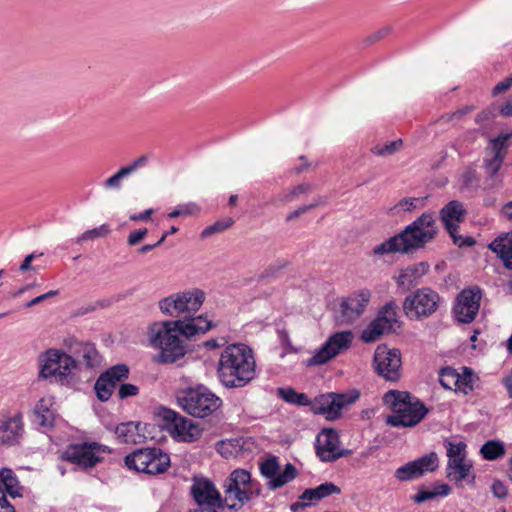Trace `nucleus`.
I'll use <instances>...</instances> for the list:
<instances>
[{
  "label": "nucleus",
  "instance_id": "1",
  "mask_svg": "<svg viewBox=\"0 0 512 512\" xmlns=\"http://www.w3.org/2000/svg\"><path fill=\"white\" fill-rule=\"evenodd\" d=\"M217 374L226 388H243L256 376L253 350L245 344H231L221 352Z\"/></svg>",
  "mask_w": 512,
  "mask_h": 512
},
{
  "label": "nucleus",
  "instance_id": "2",
  "mask_svg": "<svg viewBox=\"0 0 512 512\" xmlns=\"http://www.w3.org/2000/svg\"><path fill=\"white\" fill-rule=\"evenodd\" d=\"M438 233L436 219L432 213H423L403 231L376 245L373 254L382 256L390 253L408 254L423 248L435 239Z\"/></svg>",
  "mask_w": 512,
  "mask_h": 512
},
{
  "label": "nucleus",
  "instance_id": "3",
  "mask_svg": "<svg viewBox=\"0 0 512 512\" xmlns=\"http://www.w3.org/2000/svg\"><path fill=\"white\" fill-rule=\"evenodd\" d=\"M383 402L392 411L387 423L393 427H414L428 413L424 403L406 391L390 390L384 394Z\"/></svg>",
  "mask_w": 512,
  "mask_h": 512
},
{
  "label": "nucleus",
  "instance_id": "4",
  "mask_svg": "<svg viewBox=\"0 0 512 512\" xmlns=\"http://www.w3.org/2000/svg\"><path fill=\"white\" fill-rule=\"evenodd\" d=\"M150 343L160 350L153 357L157 364H173L187 353L183 340L166 322L156 323L151 327Z\"/></svg>",
  "mask_w": 512,
  "mask_h": 512
},
{
  "label": "nucleus",
  "instance_id": "5",
  "mask_svg": "<svg viewBox=\"0 0 512 512\" xmlns=\"http://www.w3.org/2000/svg\"><path fill=\"white\" fill-rule=\"evenodd\" d=\"M176 399L183 411L196 418L209 417L223 405L222 399L203 385L180 391Z\"/></svg>",
  "mask_w": 512,
  "mask_h": 512
},
{
  "label": "nucleus",
  "instance_id": "6",
  "mask_svg": "<svg viewBox=\"0 0 512 512\" xmlns=\"http://www.w3.org/2000/svg\"><path fill=\"white\" fill-rule=\"evenodd\" d=\"M78 363L70 355L56 349L45 353L40 376L61 385L72 387L78 383Z\"/></svg>",
  "mask_w": 512,
  "mask_h": 512
},
{
  "label": "nucleus",
  "instance_id": "7",
  "mask_svg": "<svg viewBox=\"0 0 512 512\" xmlns=\"http://www.w3.org/2000/svg\"><path fill=\"white\" fill-rule=\"evenodd\" d=\"M251 479V474L245 469L234 470L224 481V498L223 502L225 508L230 510H238L248 502L256 490L259 494V489H256Z\"/></svg>",
  "mask_w": 512,
  "mask_h": 512
},
{
  "label": "nucleus",
  "instance_id": "8",
  "mask_svg": "<svg viewBox=\"0 0 512 512\" xmlns=\"http://www.w3.org/2000/svg\"><path fill=\"white\" fill-rule=\"evenodd\" d=\"M125 466L137 472L157 475L170 467V457L157 447L136 449L124 458Z\"/></svg>",
  "mask_w": 512,
  "mask_h": 512
},
{
  "label": "nucleus",
  "instance_id": "9",
  "mask_svg": "<svg viewBox=\"0 0 512 512\" xmlns=\"http://www.w3.org/2000/svg\"><path fill=\"white\" fill-rule=\"evenodd\" d=\"M205 300V293L201 289L193 288L172 294L159 301L162 313L179 318H189L195 314Z\"/></svg>",
  "mask_w": 512,
  "mask_h": 512
},
{
  "label": "nucleus",
  "instance_id": "10",
  "mask_svg": "<svg viewBox=\"0 0 512 512\" xmlns=\"http://www.w3.org/2000/svg\"><path fill=\"white\" fill-rule=\"evenodd\" d=\"M108 451L106 446L97 442H82L67 446L61 453V459L88 470L101 463L103 454Z\"/></svg>",
  "mask_w": 512,
  "mask_h": 512
},
{
  "label": "nucleus",
  "instance_id": "11",
  "mask_svg": "<svg viewBox=\"0 0 512 512\" xmlns=\"http://www.w3.org/2000/svg\"><path fill=\"white\" fill-rule=\"evenodd\" d=\"M190 494L198 506L190 512H219L225 508L220 492L208 478L195 476Z\"/></svg>",
  "mask_w": 512,
  "mask_h": 512
},
{
  "label": "nucleus",
  "instance_id": "12",
  "mask_svg": "<svg viewBox=\"0 0 512 512\" xmlns=\"http://www.w3.org/2000/svg\"><path fill=\"white\" fill-rule=\"evenodd\" d=\"M439 294L430 288H421L408 295L403 303V310L411 319L427 318L436 312Z\"/></svg>",
  "mask_w": 512,
  "mask_h": 512
},
{
  "label": "nucleus",
  "instance_id": "13",
  "mask_svg": "<svg viewBox=\"0 0 512 512\" xmlns=\"http://www.w3.org/2000/svg\"><path fill=\"white\" fill-rule=\"evenodd\" d=\"M398 306L394 302L384 305L376 318L362 331L361 339L365 343L377 341L383 334L395 332L400 327L397 315Z\"/></svg>",
  "mask_w": 512,
  "mask_h": 512
},
{
  "label": "nucleus",
  "instance_id": "14",
  "mask_svg": "<svg viewBox=\"0 0 512 512\" xmlns=\"http://www.w3.org/2000/svg\"><path fill=\"white\" fill-rule=\"evenodd\" d=\"M466 211L463 204L457 200L448 202L440 211L441 220L453 240L459 247H471L476 241L473 237H465L457 234L458 225L465 218Z\"/></svg>",
  "mask_w": 512,
  "mask_h": 512
},
{
  "label": "nucleus",
  "instance_id": "15",
  "mask_svg": "<svg viewBox=\"0 0 512 512\" xmlns=\"http://www.w3.org/2000/svg\"><path fill=\"white\" fill-rule=\"evenodd\" d=\"M374 367L377 374L387 381L395 382L401 376V353L387 345H379L374 353Z\"/></svg>",
  "mask_w": 512,
  "mask_h": 512
},
{
  "label": "nucleus",
  "instance_id": "16",
  "mask_svg": "<svg viewBox=\"0 0 512 512\" xmlns=\"http://www.w3.org/2000/svg\"><path fill=\"white\" fill-rule=\"evenodd\" d=\"M482 298V291L478 286L463 289L456 297L453 314L460 323H471L475 320Z\"/></svg>",
  "mask_w": 512,
  "mask_h": 512
},
{
  "label": "nucleus",
  "instance_id": "17",
  "mask_svg": "<svg viewBox=\"0 0 512 512\" xmlns=\"http://www.w3.org/2000/svg\"><path fill=\"white\" fill-rule=\"evenodd\" d=\"M160 415L171 430V433L179 440L194 442L201 437L203 429L192 420L167 408H164Z\"/></svg>",
  "mask_w": 512,
  "mask_h": 512
},
{
  "label": "nucleus",
  "instance_id": "18",
  "mask_svg": "<svg viewBox=\"0 0 512 512\" xmlns=\"http://www.w3.org/2000/svg\"><path fill=\"white\" fill-rule=\"evenodd\" d=\"M353 333L349 330L336 332L307 360L308 366H318L327 363L341 351L347 350L352 343Z\"/></svg>",
  "mask_w": 512,
  "mask_h": 512
},
{
  "label": "nucleus",
  "instance_id": "19",
  "mask_svg": "<svg viewBox=\"0 0 512 512\" xmlns=\"http://www.w3.org/2000/svg\"><path fill=\"white\" fill-rule=\"evenodd\" d=\"M353 401L354 398L346 394H322L312 400L310 409L314 414L324 415L326 419L334 420L340 416L343 407Z\"/></svg>",
  "mask_w": 512,
  "mask_h": 512
},
{
  "label": "nucleus",
  "instance_id": "20",
  "mask_svg": "<svg viewBox=\"0 0 512 512\" xmlns=\"http://www.w3.org/2000/svg\"><path fill=\"white\" fill-rule=\"evenodd\" d=\"M437 467L438 457L432 452L400 466L395 470L394 477L400 482L412 481L435 471Z\"/></svg>",
  "mask_w": 512,
  "mask_h": 512
},
{
  "label": "nucleus",
  "instance_id": "21",
  "mask_svg": "<svg viewBox=\"0 0 512 512\" xmlns=\"http://www.w3.org/2000/svg\"><path fill=\"white\" fill-rule=\"evenodd\" d=\"M371 298L368 289H360L350 293L340 303L341 322L350 324L358 319L365 311Z\"/></svg>",
  "mask_w": 512,
  "mask_h": 512
},
{
  "label": "nucleus",
  "instance_id": "22",
  "mask_svg": "<svg viewBox=\"0 0 512 512\" xmlns=\"http://www.w3.org/2000/svg\"><path fill=\"white\" fill-rule=\"evenodd\" d=\"M316 454L323 462H334L344 456L340 447L337 431L332 428L323 429L316 438Z\"/></svg>",
  "mask_w": 512,
  "mask_h": 512
},
{
  "label": "nucleus",
  "instance_id": "23",
  "mask_svg": "<svg viewBox=\"0 0 512 512\" xmlns=\"http://www.w3.org/2000/svg\"><path fill=\"white\" fill-rule=\"evenodd\" d=\"M511 136L512 133H501L490 141L484 159V167L489 176L493 177L500 170L508 153V141Z\"/></svg>",
  "mask_w": 512,
  "mask_h": 512
},
{
  "label": "nucleus",
  "instance_id": "24",
  "mask_svg": "<svg viewBox=\"0 0 512 512\" xmlns=\"http://www.w3.org/2000/svg\"><path fill=\"white\" fill-rule=\"evenodd\" d=\"M23 415H3L0 418V447H12L20 444L24 435Z\"/></svg>",
  "mask_w": 512,
  "mask_h": 512
},
{
  "label": "nucleus",
  "instance_id": "25",
  "mask_svg": "<svg viewBox=\"0 0 512 512\" xmlns=\"http://www.w3.org/2000/svg\"><path fill=\"white\" fill-rule=\"evenodd\" d=\"M176 334L187 339L204 334L213 327L212 321L203 315L188 320L165 321Z\"/></svg>",
  "mask_w": 512,
  "mask_h": 512
},
{
  "label": "nucleus",
  "instance_id": "26",
  "mask_svg": "<svg viewBox=\"0 0 512 512\" xmlns=\"http://www.w3.org/2000/svg\"><path fill=\"white\" fill-rule=\"evenodd\" d=\"M53 401L50 397L41 398L33 411V422L41 427L51 428L55 421Z\"/></svg>",
  "mask_w": 512,
  "mask_h": 512
},
{
  "label": "nucleus",
  "instance_id": "27",
  "mask_svg": "<svg viewBox=\"0 0 512 512\" xmlns=\"http://www.w3.org/2000/svg\"><path fill=\"white\" fill-rule=\"evenodd\" d=\"M429 271V265L426 262H419L401 270L396 278V283L400 288L409 289L416 284L418 280Z\"/></svg>",
  "mask_w": 512,
  "mask_h": 512
},
{
  "label": "nucleus",
  "instance_id": "28",
  "mask_svg": "<svg viewBox=\"0 0 512 512\" xmlns=\"http://www.w3.org/2000/svg\"><path fill=\"white\" fill-rule=\"evenodd\" d=\"M140 423L126 422L119 424L115 429V434L120 442L125 444L141 443L145 438L140 434Z\"/></svg>",
  "mask_w": 512,
  "mask_h": 512
},
{
  "label": "nucleus",
  "instance_id": "29",
  "mask_svg": "<svg viewBox=\"0 0 512 512\" xmlns=\"http://www.w3.org/2000/svg\"><path fill=\"white\" fill-rule=\"evenodd\" d=\"M489 249L496 253L505 267L512 269V236L498 237L489 244Z\"/></svg>",
  "mask_w": 512,
  "mask_h": 512
},
{
  "label": "nucleus",
  "instance_id": "30",
  "mask_svg": "<svg viewBox=\"0 0 512 512\" xmlns=\"http://www.w3.org/2000/svg\"><path fill=\"white\" fill-rule=\"evenodd\" d=\"M0 485L2 491L11 497L21 496L22 487L19 484L18 478L15 473L9 468L0 470Z\"/></svg>",
  "mask_w": 512,
  "mask_h": 512
},
{
  "label": "nucleus",
  "instance_id": "31",
  "mask_svg": "<svg viewBox=\"0 0 512 512\" xmlns=\"http://www.w3.org/2000/svg\"><path fill=\"white\" fill-rule=\"evenodd\" d=\"M478 380V376L471 368L463 366L459 369V381L455 385L454 391L468 395L474 390V385Z\"/></svg>",
  "mask_w": 512,
  "mask_h": 512
},
{
  "label": "nucleus",
  "instance_id": "32",
  "mask_svg": "<svg viewBox=\"0 0 512 512\" xmlns=\"http://www.w3.org/2000/svg\"><path fill=\"white\" fill-rule=\"evenodd\" d=\"M297 474L298 472L296 467L291 463H287L282 472L278 471L277 474L271 480L268 481L267 487L271 490L281 488L287 483L294 480L297 477Z\"/></svg>",
  "mask_w": 512,
  "mask_h": 512
},
{
  "label": "nucleus",
  "instance_id": "33",
  "mask_svg": "<svg viewBox=\"0 0 512 512\" xmlns=\"http://www.w3.org/2000/svg\"><path fill=\"white\" fill-rule=\"evenodd\" d=\"M451 492V488L448 484H437L431 490L420 488L418 493L413 496L415 503H423L427 500L434 499L438 496H447Z\"/></svg>",
  "mask_w": 512,
  "mask_h": 512
},
{
  "label": "nucleus",
  "instance_id": "34",
  "mask_svg": "<svg viewBox=\"0 0 512 512\" xmlns=\"http://www.w3.org/2000/svg\"><path fill=\"white\" fill-rule=\"evenodd\" d=\"M448 468L450 470L448 476L456 482H460L469 475L472 466L466 462L465 458H458L448 461Z\"/></svg>",
  "mask_w": 512,
  "mask_h": 512
},
{
  "label": "nucleus",
  "instance_id": "35",
  "mask_svg": "<svg viewBox=\"0 0 512 512\" xmlns=\"http://www.w3.org/2000/svg\"><path fill=\"white\" fill-rule=\"evenodd\" d=\"M480 453L483 459L494 461L503 457L506 453V449L502 442L497 440H489L482 445Z\"/></svg>",
  "mask_w": 512,
  "mask_h": 512
},
{
  "label": "nucleus",
  "instance_id": "36",
  "mask_svg": "<svg viewBox=\"0 0 512 512\" xmlns=\"http://www.w3.org/2000/svg\"><path fill=\"white\" fill-rule=\"evenodd\" d=\"M279 394L288 403L311 407L312 400L305 393H298L293 388H281Z\"/></svg>",
  "mask_w": 512,
  "mask_h": 512
},
{
  "label": "nucleus",
  "instance_id": "37",
  "mask_svg": "<svg viewBox=\"0 0 512 512\" xmlns=\"http://www.w3.org/2000/svg\"><path fill=\"white\" fill-rule=\"evenodd\" d=\"M459 381V370L447 366L439 371V382L446 390H454L455 385Z\"/></svg>",
  "mask_w": 512,
  "mask_h": 512
},
{
  "label": "nucleus",
  "instance_id": "38",
  "mask_svg": "<svg viewBox=\"0 0 512 512\" xmlns=\"http://www.w3.org/2000/svg\"><path fill=\"white\" fill-rule=\"evenodd\" d=\"M115 387L112 382H109L108 378L101 373L98 379L95 382L94 390L97 398L102 401H108L113 394Z\"/></svg>",
  "mask_w": 512,
  "mask_h": 512
},
{
  "label": "nucleus",
  "instance_id": "39",
  "mask_svg": "<svg viewBox=\"0 0 512 512\" xmlns=\"http://www.w3.org/2000/svg\"><path fill=\"white\" fill-rule=\"evenodd\" d=\"M102 374L106 379L108 378L109 382H112L114 387H116L119 382L128 378L129 367L126 364H117L110 367Z\"/></svg>",
  "mask_w": 512,
  "mask_h": 512
},
{
  "label": "nucleus",
  "instance_id": "40",
  "mask_svg": "<svg viewBox=\"0 0 512 512\" xmlns=\"http://www.w3.org/2000/svg\"><path fill=\"white\" fill-rule=\"evenodd\" d=\"M79 353L86 366L89 368H93L97 366L100 362V356L95 346L90 343H85L80 346Z\"/></svg>",
  "mask_w": 512,
  "mask_h": 512
},
{
  "label": "nucleus",
  "instance_id": "41",
  "mask_svg": "<svg viewBox=\"0 0 512 512\" xmlns=\"http://www.w3.org/2000/svg\"><path fill=\"white\" fill-rule=\"evenodd\" d=\"M234 224V220L231 217L220 219L207 226L201 232V238L206 239L214 234L222 233L229 229Z\"/></svg>",
  "mask_w": 512,
  "mask_h": 512
},
{
  "label": "nucleus",
  "instance_id": "42",
  "mask_svg": "<svg viewBox=\"0 0 512 512\" xmlns=\"http://www.w3.org/2000/svg\"><path fill=\"white\" fill-rule=\"evenodd\" d=\"M111 232L110 226L108 224H102L99 227L90 229L82 233L77 239L76 243H81L87 240H94L97 238L106 237Z\"/></svg>",
  "mask_w": 512,
  "mask_h": 512
},
{
  "label": "nucleus",
  "instance_id": "43",
  "mask_svg": "<svg viewBox=\"0 0 512 512\" xmlns=\"http://www.w3.org/2000/svg\"><path fill=\"white\" fill-rule=\"evenodd\" d=\"M403 146L402 139H397L395 141H391L384 145H376L371 148V152L378 156H388L393 155L397 151H399Z\"/></svg>",
  "mask_w": 512,
  "mask_h": 512
},
{
  "label": "nucleus",
  "instance_id": "44",
  "mask_svg": "<svg viewBox=\"0 0 512 512\" xmlns=\"http://www.w3.org/2000/svg\"><path fill=\"white\" fill-rule=\"evenodd\" d=\"M279 461L276 456H272L260 464L261 474L271 480L279 471Z\"/></svg>",
  "mask_w": 512,
  "mask_h": 512
},
{
  "label": "nucleus",
  "instance_id": "45",
  "mask_svg": "<svg viewBox=\"0 0 512 512\" xmlns=\"http://www.w3.org/2000/svg\"><path fill=\"white\" fill-rule=\"evenodd\" d=\"M445 447L447 449V456L449 458L448 461H452V459L465 458L466 444L464 442L446 441Z\"/></svg>",
  "mask_w": 512,
  "mask_h": 512
},
{
  "label": "nucleus",
  "instance_id": "46",
  "mask_svg": "<svg viewBox=\"0 0 512 512\" xmlns=\"http://www.w3.org/2000/svg\"><path fill=\"white\" fill-rule=\"evenodd\" d=\"M311 188V185L308 183L299 184L293 187L288 193L279 196V200L284 203L291 202L301 194L310 192Z\"/></svg>",
  "mask_w": 512,
  "mask_h": 512
},
{
  "label": "nucleus",
  "instance_id": "47",
  "mask_svg": "<svg viewBox=\"0 0 512 512\" xmlns=\"http://www.w3.org/2000/svg\"><path fill=\"white\" fill-rule=\"evenodd\" d=\"M128 175H130L128 170H126L125 167H121L114 175L104 181L103 187L105 189H119L122 179Z\"/></svg>",
  "mask_w": 512,
  "mask_h": 512
},
{
  "label": "nucleus",
  "instance_id": "48",
  "mask_svg": "<svg viewBox=\"0 0 512 512\" xmlns=\"http://www.w3.org/2000/svg\"><path fill=\"white\" fill-rule=\"evenodd\" d=\"M199 212V207L194 203L177 206L168 214L169 218H177L180 216L193 215Z\"/></svg>",
  "mask_w": 512,
  "mask_h": 512
},
{
  "label": "nucleus",
  "instance_id": "49",
  "mask_svg": "<svg viewBox=\"0 0 512 512\" xmlns=\"http://www.w3.org/2000/svg\"><path fill=\"white\" fill-rule=\"evenodd\" d=\"M461 184L467 189H471L477 186V172L472 167H467L461 175Z\"/></svg>",
  "mask_w": 512,
  "mask_h": 512
},
{
  "label": "nucleus",
  "instance_id": "50",
  "mask_svg": "<svg viewBox=\"0 0 512 512\" xmlns=\"http://www.w3.org/2000/svg\"><path fill=\"white\" fill-rule=\"evenodd\" d=\"M320 499L329 497L333 494H340L341 489L332 482H325L316 487Z\"/></svg>",
  "mask_w": 512,
  "mask_h": 512
},
{
  "label": "nucleus",
  "instance_id": "51",
  "mask_svg": "<svg viewBox=\"0 0 512 512\" xmlns=\"http://www.w3.org/2000/svg\"><path fill=\"white\" fill-rule=\"evenodd\" d=\"M139 387L131 383H123L118 388L117 396L120 400L138 395Z\"/></svg>",
  "mask_w": 512,
  "mask_h": 512
},
{
  "label": "nucleus",
  "instance_id": "52",
  "mask_svg": "<svg viewBox=\"0 0 512 512\" xmlns=\"http://www.w3.org/2000/svg\"><path fill=\"white\" fill-rule=\"evenodd\" d=\"M474 110V106L472 105H467L465 107H462L452 113H449V114H446V115H443L441 117L442 120H445L447 122L449 121H453V120H461L465 115L469 114L470 112H472Z\"/></svg>",
  "mask_w": 512,
  "mask_h": 512
},
{
  "label": "nucleus",
  "instance_id": "53",
  "mask_svg": "<svg viewBox=\"0 0 512 512\" xmlns=\"http://www.w3.org/2000/svg\"><path fill=\"white\" fill-rule=\"evenodd\" d=\"M148 234L147 228H141L137 230H133L129 233L127 237V244L129 246H135L140 243Z\"/></svg>",
  "mask_w": 512,
  "mask_h": 512
},
{
  "label": "nucleus",
  "instance_id": "54",
  "mask_svg": "<svg viewBox=\"0 0 512 512\" xmlns=\"http://www.w3.org/2000/svg\"><path fill=\"white\" fill-rule=\"evenodd\" d=\"M300 499L308 502V506L314 504L317 501H320L319 494L317 492V488H309L306 489L300 496Z\"/></svg>",
  "mask_w": 512,
  "mask_h": 512
},
{
  "label": "nucleus",
  "instance_id": "55",
  "mask_svg": "<svg viewBox=\"0 0 512 512\" xmlns=\"http://www.w3.org/2000/svg\"><path fill=\"white\" fill-rule=\"evenodd\" d=\"M492 493L495 497L499 499H504L507 497L508 489L507 487L499 480L493 482L491 487Z\"/></svg>",
  "mask_w": 512,
  "mask_h": 512
},
{
  "label": "nucleus",
  "instance_id": "56",
  "mask_svg": "<svg viewBox=\"0 0 512 512\" xmlns=\"http://www.w3.org/2000/svg\"><path fill=\"white\" fill-rule=\"evenodd\" d=\"M319 204H320L319 202H315V203H311L309 205L300 206L298 209L294 210L293 212H291L287 215L286 221H291V220L299 217L301 214L306 213L309 210L316 208Z\"/></svg>",
  "mask_w": 512,
  "mask_h": 512
},
{
  "label": "nucleus",
  "instance_id": "57",
  "mask_svg": "<svg viewBox=\"0 0 512 512\" xmlns=\"http://www.w3.org/2000/svg\"><path fill=\"white\" fill-rule=\"evenodd\" d=\"M469 138V135L466 133V134H463L461 135L460 137H458L457 139H455L452 144H451V147L461 156V155H464L466 154L467 152V149L466 147H464V142Z\"/></svg>",
  "mask_w": 512,
  "mask_h": 512
},
{
  "label": "nucleus",
  "instance_id": "58",
  "mask_svg": "<svg viewBox=\"0 0 512 512\" xmlns=\"http://www.w3.org/2000/svg\"><path fill=\"white\" fill-rule=\"evenodd\" d=\"M148 155H141L137 159H135L133 162H131L129 165L124 166L126 170H128L129 174H132L135 172L139 167H143L148 162Z\"/></svg>",
  "mask_w": 512,
  "mask_h": 512
},
{
  "label": "nucleus",
  "instance_id": "59",
  "mask_svg": "<svg viewBox=\"0 0 512 512\" xmlns=\"http://www.w3.org/2000/svg\"><path fill=\"white\" fill-rule=\"evenodd\" d=\"M58 293H59V291H58V290H50V291H48L47 293H44V294H42V295H39V296H37V297L33 298L32 300H30L29 302H27V303L25 304V307H26V308H31V307H33L34 305H37V304H39V303L43 302L44 300H46V299H48V298H51V297H53V296H56Z\"/></svg>",
  "mask_w": 512,
  "mask_h": 512
},
{
  "label": "nucleus",
  "instance_id": "60",
  "mask_svg": "<svg viewBox=\"0 0 512 512\" xmlns=\"http://www.w3.org/2000/svg\"><path fill=\"white\" fill-rule=\"evenodd\" d=\"M512 87V74L505 78L504 80L500 81L492 90L493 95H498L502 92L507 91Z\"/></svg>",
  "mask_w": 512,
  "mask_h": 512
},
{
  "label": "nucleus",
  "instance_id": "61",
  "mask_svg": "<svg viewBox=\"0 0 512 512\" xmlns=\"http://www.w3.org/2000/svg\"><path fill=\"white\" fill-rule=\"evenodd\" d=\"M0 487H2L0 485ZM0 512H16L13 505H11L6 497V494L0 488Z\"/></svg>",
  "mask_w": 512,
  "mask_h": 512
},
{
  "label": "nucleus",
  "instance_id": "62",
  "mask_svg": "<svg viewBox=\"0 0 512 512\" xmlns=\"http://www.w3.org/2000/svg\"><path fill=\"white\" fill-rule=\"evenodd\" d=\"M416 202H419L418 198H404L397 204V207L405 211H411L416 207Z\"/></svg>",
  "mask_w": 512,
  "mask_h": 512
},
{
  "label": "nucleus",
  "instance_id": "63",
  "mask_svg": "<svg viewBox=\"0 0 512 512\" xmlns=\"http://www.w3.org/2000/svg\"><path fill=\"white\" fill-rule=\"evenodd\" d=\"M154 213L152 208L146 209L141 213H134L129 216L131 221H147L150 219L151 215Z\"/></svg>",
  "mask_w": 512,
  "mask_h": 512
},
{
  "label": "nucleus",
  "instance_id": "64",
  "mask_svg": "<svg viewBox=\"0 0 512 512\" xmlns=\"http://www.w3.org/2000/svg\"><path fill=\"white\" fill-rule=\"evenodd\" d=\"M503 117H512V99L506 101L499 110Z\"/></svg>",
  "mask_w": 512,
  "mask_h": 512
}]
</instances>
